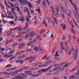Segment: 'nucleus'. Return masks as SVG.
Returning <instances> with one entry per match:
<instances>
[{
	"label": "nucleus",
	"mask_w": 79,
	"mask_h": 79,
	"mask_svg": "<svg viewBox=\"0 0 79 79\" xmlns=\"http://www.w3.org/2000/svg\"><path fill=\"white\" fill-rule=\"evenodd\" d=\"M32 44V41L29 42L27 44V45H28L29 46H31V45Z\"/></svg>",
	"instance_id": "16"
},
{
	"label": "nucleus",
	"mask_w": 79,
	"mask_h": 79,
	"mask_svg": "<svg viewBox=\"0 0 79 79\" xmlns=\"http://www.w3.org/2000/svg\"><path fill=\"white\" fill-rule=\"evenodd\" d=\"M20 61H21V59H19L16 61V63H19V62H20Z\"/></svg>",
	"instance_id": "33"
},
{
	"label": "nucleus",
	"mask_w": 79,
	"mask_h": 79,
	"mask_svg": "<svg viewBox=\"0 0 79 79\" xmlns=\"http://www.w3.org/2000/svg\"><path fill=\"white\" fill-rule=\"evenodd\" d=\"M15 6L17 9V11H18L19 15H21V10H20V9H19V7L17 6V5H16V4L15 5Z\"/></svg>",
	"instance_id": "5"
},
{
	"label": "nucleus",
	"mask_w": 79,
	"mask_h": 79,
	"mask_svg": "<svg viewBox=\"0 0 79 79\" xmlns=\"http://www.w3.org/2000/svg\"><path fill=\"white\" fill-rule=\"evenodd\" d=\"M28 68H29V67H25L23 68V70H24L25 69H27Z\"/></svg>",
	"instance_id": "51"
},
{
	"label": "nucleus",
	"mask_w": 79,
	"mask_h": 79,
	"mask_svg": "<svg viewBox=\"0 0 79 79\" xmlns=\"http://www.w3.org/2000/svg\"><path fill=\"white\" fill-rule=\"evenodd\" d=\"M44 31H45L44 29H42L41 31H40V34H42V33H44Z\"/></svg>",
	"instance_id": "27"
},
{
	"label": "nucleus",
	"mask_w": 79,
	"mask_h": 79,
	"mask_svg": "<svg viewBox=\"0 0 79 79\" xmlns=\"http://www.w3.org/2000/svg\"><path fill=\"white\" fill-rule=\"evenodd\" d=\"M53 18H54V22H55L56 24H57L58 23H57V20L56 19V18H55L53 16Z\"/></svg>",
	"instance_id": "17"
},
{
	"label": "nucleus",
	"mask_w": 79,
	"mask_h": 79,
	"mask_svg": "<svg viewBox=\"0 0 79 79\" xmlns=\"http://www.w3.org/2000/svg\"><path fill=\"white\" fill-rule=\"evenodd\" d=\"M55 51V48H53L52 50V54H53Z\"/></svg>",
	"instance_id": "45"
},
{
	"label": "nucleus",
	"mask_w": 79,
	"mask_h": 79,
	"mask_svg": "<svg viewBox=\"0 0 79 79\" xmlns=\"http://www.w3.org/2000/svg\"><path fill=\"white\" fill-rule=\"evenodd\" d=\"M56 69H57V67H56L54 69H52V70H53V71H56Z\"/></svg>",
	"instance_id": "59"
},
{
	"label": "nucleus",
	"mask_w": 79,
	"mask_h": 79,
	"mask_svg": "<svg viewBox=\"0 0 79 79\" xmlns=\"http://www.w3.org/2000/svg\"><path fill=\"white\" fill-rule=\"evenodd\" d=\"M23 63H24V61L23 60H21L20 62V64H23Z\"/></svg>",
	"instance_id": "44"
},
{
	"label": "nucleus",
	"mask_w": 79,
	"mask_h": 79,
	"mask_svg": "<svg viewBox=\"0 0 79 79\" xmlns=\"http://www.w3.org/2000/svg\"><path fill=\"white\" fill-rule=\"evenodd\" d=\"M31 31V29H28L27 31V33H29L30 32V31Z\"/></svg>",
	"instance_id": "41"
},
{
	"label": "nucleus",
	"mask_w": 79,
	"mask_h": 79,
	"mask_svg": "<svg viewBox=\"0 0 79 79\" xmlns=\"http://www.w3.org/2000/svg\"><path fill=\"white\" fill-rule=\"evenodd\" d=\"M5 48H3L1 50V52H3L5 51Z\"/></svg>",
	"instance_id": "57"
},
{
	"label": "nucleus",
	"mask_w": 79,
	"mask_h": 79,
	"mask_svg": "<svg viewBox=\"0 0 79 79\" xmlns=\"http://www.w3.org/2000/svg\"><path fill=\"white\" fill-rule=\"evenodd\" d=\"M46 1L48 3V5L49 6L50 5V2H49V1H48V0H46Z\"/></svg>",
	"instance_id": "55"
},
{
	"label": "nucleus",
	"mask_w": 79,
	"mask_h": 79,
	"mask_svg": "<svg viewBox=\"0 0 79 79\" xmlns=\"http://www.w3.org/2000/svg\"><path fill=\"white\" fill-rule=\"evenodd\" d=\"M21 35V34H19L18 35L16 36V38H18V37H20Z\"/></svg>",
	"instance_id": "60"
},
{
	"label": "nucleus",
	"mask_w": 79,
	"mask_h": 79,
	"mask_svg": "<svg viewBox=\"0 0 79 79\" xmlns=\"http://www.w3.org/2000/svg\"><path fill=\"white\" fill-rule=\"evenodd\" d=\"M7 12L8 14L10 15H13V14H12V13H11V12H10V10H8V9H7Z\"/></svg>",
	"instance_id": "13"
},
{
	"label": "nucleus",
	"mask_w": 79,
	"mask_h": 79,
	"mask_svg": "<svg viewBox=\"0 0 79 79\" xmlns=\"http://www.w3.org/2000/svg\"><path fill=\"white\" fill-rule=\"evenodd\" d=\"M28 7L31 10V8L32 7V6L31 4L29 3L28 5Z\"/></svg>",
	"instance_id": "22"
},
{
	"label": "nucleus",
	"mask_w": 79,
	"mask_h": 79,
	"mask_svg": "<svg viewBox=\"0 0 79 79\" xmlns=\"http://www.w3.org/2000/svg\"><path fill=\"white\" fill-rule=\"evenodd\" d=\"M69 63H67L65 65V66H64V68H66V67H67V66H68V65H69Z\"/></svg>",
	"instance_id": "39"
},
{
	"label": "nucleus",
	"mask_w": 79,
	"mask_h": 79,
	"mask_svg": "<svg viewBox=\"0 0 79 79\" xmlns=\"http://www.w3.org/2000/svg\"><path fill=\"white\" fill-rule=\"evenodd\" d=\"M65 13H68V9H65Z\"/></svg>",
	"instance_id": "62"
},
{
	"label": "nucleus",
	"mask_w": 79,
	"mask_h": 79,
	"mask_svg": "<svg viewBox=\"0 0 79 79\" xmlns=\"http://www.w3.org/2000/svg\"><path fill=\"white\" fill-rule=\"evenodd\" d=\"M25 56H26L25 55H23L22 56L20 57V58H24L25 57Z\"/></svg>",
	"instance_id": "54"
},
{
	"label": "nucleus",
	"mask_w": 79,
	"mask_h": 79,
	"mask_svg": "<svg viewBox=\"0 0 79 79\" xmlns=\"http://www.w3.org/2000/svg\"><path fill=\"white\" fill-rule=\"evenodd\" d=\"M2 55L3 56V57L4 58L5 57H6V56H8L7 54H6L5 55L3 54Z\"/></svg>",
	"instance_id": "53"
},
{
	"label": "nucleus",
	"mask_w": 79,
	"mask_h": 79,
	"mask_svg": "<svg viewBox=\"0 0 79 79\" xmlns=\"http://www.w3.org/2000/svg\"><path fill=\"white\" fill-rule=\"evenodd\" d=\"M60 9L62 11V12L64 13V9H63V7L60 6Z\"/></svg>",
	"instance_id": "35"
},
{
	"label": "nucleus",
	"mask_w": 79,
	"mask_h": 79,
	"mask_svg": "<svg viewBox=\"0 0 79 79\" xmlns=\"http://www.w3.org/2000/svg\"><path fill=\"white\" fill-rule=\"evenodd\" d=\"M55 8L57 12L58 13V12L59 11V9L58 8V6H55Z\"/></svg>",
	"instance_id": "23"
},
{
	"label": "nucleus",
	"mask_w": 79,
	"mask_h": 79,
	"mask_svg": "<svg viewBox=\"0 0 79 79\" xmlns=\"http://www.w3.org/2000/svg\"><path fill=\"white\" fill-rule=\"evenodd\" d=\"M55 57L57 56V57H59V55H58V54H55Z\"/></svg>",
	"instance_id": "64"
},
{
	"label": "nucleus",
	"mask_w": 79,
	"mask_h": 79,
	"mask_svg": "<svg viewBox=\"0 0 79 79\" xmlns=\"http://www.w3.org/2000/svg\"><path fill=\"white\" fill-rule=\"evenodd\" d=\"M23 34H27L26 31H23L21 33Z\"/></svg>",
	"instance_id": "47"
},
{
	"label": "nucleus",
	"mask_w": 79,
	"mask_h": 79,
	"mask_svg": "<svg viewBox=\"0 0 79 79\" xmlns=\"http://www.w3.org/2000/svg\"><path fill=\"white\" fill-rule=\"evenodd\" d=\"M79 49H77L75 50V55L76 56H77V55H78V50Z\"/></svg>",
	"instance_id": "14"
},
{
	"label": "nucleus",
	"mask_w": 79,
	"mask_h": 79,
	"mask_svg": "<svg viewBox=\"0 0 79 79\" xmlns=\"http://www.w3.org/2000/svg\"><path fill=\"white\" fill-rule=\"evenodd\" d=\"M71 50H70V51L68 52V54L69 55H71Z\"/></svg>",
	"instance_id": "52"
},
{
	"label": "nucleus",
	"mask_w": 79,
	"mask_h": 79,
	"mask_svg": "<svg viewBox=\"0 0 79 79\" xmlns=\"http://www.w3.org/2000/svg\"><path fill=\"white\" fill-rule=\"evenodd\" d=\"M53 66L51 65L49 66V67L46 69H40L39 71L37 72L38 73H44V72H47L49 70H50L51 69V68Z\"/></svg>",
	"instance_id": "2"
},
{
	"label": "nucleus",
	"mask_w": 79,
	"mask_h": 79,
	"mask_svg": "<svg viewBox=\"0 0 79 79\" xmlns=\"http://www.w3.org/2000/svg\"><path fill=\"white\" fill-rule=\"evenodd\" d=\"M50 59H51V57H48L45 59V61H46V60L47 61H49V60H50Z\"/></svg>",
	"instance_id": "32"
},
{
	"label": "nucleus",
	"mask_w": 79,
	"mask_h": 79,
	"mask_svg": "<svg viewBox=\"0 0 79 79\" xmlns=\"http://www.w3.org/2000/svg\"><path fill=\"white\" fill-rule=\"evenodd\" d=\"M18 2H20L21 5L23 6L24 5L23 4V2L22 1V0H18Z\"/></svg>",
	"instance_id": "21"
},
{
	"label": "nucleus",
	"mask_w": 79,
	"mask_h": 79,
	"mask_svg": "<svg viewBox=\"0 0 79 79\" xmlns=\"http://www.w3.org/2000/svg\"><path fill=\"white\" fill-rule=\"evenodd\" d=\"M17 73V72H14L10 73V74L11 76H15V75H16Z\"/></svg>",
	"instance_id": "11"
},
{
	"label": "nucleus",
	"mask_w": 79,
	"mask_h": 79,
	"mask_svg": "<svg viewBox=\"0 0 79 79\" xmlns=\"http://www.w3.org/2000/svg\"><path fill=\"white\" fill-rule=\"evenodd\" d=\"M47 19L48 22V23H50V22H49V21H51V19L48 17H47Z\"/></svg>",
	"instance_id": "38"
},
{
	"label": "nucleus",
	"mask_w": 79,
	"mask_h": 79,
	"mask_svg": "<svg viewBox=\"0 0 79 79\" xmlns=\"http://www.w3.org/2000/svg\"><path fill=\"white\" fill-rule=\"evenodd\" d=\"M33 50H34L35 51V52H37V51H38L37 50V47H35L34 48Z\"/></svg>",
	"instance_id": "24"
},
{
	"label": "nucleus",
	"mask_w": 79,
	"mask_h": 79,
	"mask_svg": "<svg viewBox=\"0 0 79 79\" xmlns=\"http://www.w3.org/2000/svg\"><path fill=\"white\" fill-rule=\"evenodd\" d=\"M66 25H64V26H63V31H64V30H65V29H66Z\"/></svg>",
	"instance_id": "31"
},
{
	"label": "nucleus",
	"mask_w": 79,
	"mask_h": 79,
	"mask_svg": "<svg viewBox=\"0 0 79 79\" xmlns=\"http://www.w3.org/2000/svg\"><path fill=\"white\" fill-rule=\"evenodd\" d=\"M33 58V57L31 56L30 58H28V60L30 61L31 59H32Z\"/></svg>",
	"instance_id": "58"
},
{
	"label": "nucleus",
	"mask_w": 79,
	"mask_h": 79,
	"mask_svg": "<svg viewBox=\"0 0 79 79\" xmlns=\"http://www.w3.org/2000/svg\"><path fill=\"white\" fill-rule=\"evenodd\" d=\"M71 35H69L68 40V42L69 43H70V42H71Z\"/></svg>",
	"instance_id": "10"
},
{
	"label": "nucleus",
	"mask_w": 79,
	"mask_h": 79,
	"mask_svg": "<svg viewBox=\"0 0 79 79\" xmlns=\"http://www.w3.org/2000/svg\"><path fill=\"white\" fill-rule=\"evenodd\" d=\"M8 3L9 5H10L11 6V11H14L16 10V8H15V7L14 5V4H13L11 2H9Z\"/></svg>",
	"instance_id": "3"
},
{
	"label": "nucleus",
	"mask_w": 79,
	"mask_h": 79,
	"mask_svg": "<svg viewBox=\"0 0 79 79\" xmlns=\"http://www.w3.org/2000/svg\"><path fill=\"white\" fill-rule=\"evenodd\" d=\"M23 70H24V69H23V68L20 70H18V72H21V71H23Z\"/></svg>",
	"instance_id": "36"
},
{
	"label": "nucleus",
	"mask_w": 79,
	"mask_h": 79,
	"mask_svg": "<svg viewBox=\"0 0 79 79\" xmlns=\"http://www.w3.org/2000/svg\"><path fill=\"white\" fill-rule=\"evenodd\" d=\"M36 2L37 4H39L41 2V0H38V1H36Z\"/></svg>",
	"instance_id": "30"
},
{
	"label": "nucleus",
	"mask_w": 79,
	"mask_h": 79,
	"mask_svg": "<svg viewBox=\"0 0 79 79\" xmlns=\"http://www.w3.org/2000/svg\"><path fill=\"white\" fill-rule=\"evenodd\" d=\"M6 5L8 8H11V6H9V5L8 4H6Z\"/></svg>",
	"instance_id": "28"
},
{
	"label": "nucleus",
	"mask_w": 79,
	"mask_h": 79,
	"mask_svg": "<svg viewBox=\"0 0 79 79\" xmlns=\"http://www.w3.org/2000/svg\"><path fill=\"white\" fill-rule=\"evenodd\" d=\"M15 52V50H12V51H11L10 52H9V55H10V54H11V53H13V52Z\"/></svg>",
	"instance_id": "42"
},
{
	"label": "nucleus",
	"mask_w": 79,
	"mask_h": 79,
	"mask_svg": "<svg viewBox=\"0 0 79 79\" xmlns=\"http://www.w3.org/2000/svg\"><path fill=\"white\" fill-rule=\"evenodd\" d=\"M26 44L25 43H23L22 44H19V48L20 49L21 48H22V47H23L24 46H25L26 45Z\"/></svg>",
	"instance_id": "6"
},
{
	"label": "nucleus",
	"mask_w": 79,
	"mask_h": 79,
	"mask_svg": "<svg viewBox=\"0 0 79 79\" xmlns=\"http://www.w3.org/2000/svg\"><path fill=\"white\" fill-rule=\"evenodd\" d=\"M61 16H62L63 19H64V18H65V15H64V14L63 13H61Z\"/></svg>",
	"instance_id": "15"
},
{
	"label": "nucleus",
	"mask_w": 79,
	"mask_h": 79,
	"mask_svg": "<svg viewBox=\"0 0 79 79\" xmlns=\"http://www.w3.org/2000/svg\"><path fill=\"white\" fill-rule=\"evenodd\" d=\"M71 50V51H72V52H73V51H74V46H73V47H72V50Z\"/></svg>",
	"instance_id": "50"
},
{
	"label": "nucleus",
	"mask_w": 79,
	"mask_h": 79,
	"mask_svg": "<svg viewBox=\"0 0 79 79\" xmlns=\"http://www.w3.org/2000/svg\"><path fill=\"white\" fill-rule=\"evenodd\" d=\"M78 65L77 66H76L75 67V68L72 69L70 70V72H73V71H75V70H76V69H77V68H78Z\"/></svg>",
	"instance_id": "9"
},
{
	"label": "nucleus",
	"mask_w": 79,
	"mask_h": 79,
	"mask_svg": "<svg viewBox=\"0 0 79 79\" xmlns=\"http://www.w3.org/2000/svg\"><path fill=\"white\" fill-rule=\"evenodd\" d=\"M47 55H46L45 56H44V57H43L42 58V60H45V58H47Z\"/></svg>",
	"instance_id": "43"
},
{
	"label": "nucleus",
	"mask_w": 79,
	"mask_h": 79,
	"mask_svg": "<svg viewBox=\"0 0 79 79\" xmlns=\"http://www.w3.org/2000/svg\"><path fill=\"white\" fill-rule=\"evenodd\" d=\"M1 7L2 9H4L5 8V7H4L3 6V4L1 5Z\"/></svg>",
	"instance_id": "46"
},
{
	"label": "nucleus",
	"mask_w": 79,
	"mask_h": 79,
	"mask_svg": "<svg viewBox=\"0 0 79 79\" xmlns=\"http://www.w3.org/2000/svg\"><path fill=\"white\" fill-rule=\"evenodd\" d=\"M11 69H6V71H8V72H10V71H11Z\"/></svg>",
	"instance_id": "56"
},
{
	"label": "nucleus",
	"mask_w": 79,
	"mask_h": 79,
	"mask_svg": "<svg viewBox=\"0 0 79 79\" xmlns=\"http://www.w3.org/2000/svg\"><path fill=\"white\" fill-rule=\"evenodd\" d=\"M34 34V32L31 31L30 32V33H28L26 34L25 35V38H27V37H30L31 38L29 39V40H30V41H31V40H32V37H33V36H34V35H35Z\"/></svg>",
	"instance_id": "1"
},
{
	"label": "nucleus",
	"mask_w": 79,
	"mask_h": 79,
	"mask_svg": "<svg viewBox=\"0 0 79 79\" xmlns=\"http://www.w3.org/2000/svg\"><path fill=\"white\" fill-rule=\"evenodd\" d=\"M40 73L38 74H35V75H32V77H38L39 76H40V75H41L42 74L41 73Z\"/></svg>",
	"instance_id": "12"
},
{
	"label": "nucleus",
	"mask_w": 79,
	"mask_h": 79,
	"mask_svg": "<svg viewBox=\"0 0 79 79\" xmlns=\"http://www.w3.org/2000/svg\"><path fill=\"white\" fill-rule=\"evenodd\" d=\"M11 11L13 12L14 15H15V16H16V15H17L16 14V13L15 12V10H12Z\"/></svg>",
	"instance_id": "37"
},
{
	"label": "nucleus",
	"mask_w": 79,
	"mask_h": 79,
	"mask_svg": "<svg viewBox=\"0 0 79 79\" xmlns=\"http://www.w3.org/2000/svg\"><path fill=\"white\" fill-rule=\"evenodd\" d=\"M75 76H78V75H79V72H77V73H76L75 74Z\"/></svg>",
	"instance_id": "63"
},
{
	"label": "nucleus",
	"mask_w": 79,
	"mask_h": 79,
	"mask_svg": "<svg viewBox=\"0 0 79 79\" xmlns=\"http://www.w3.org/2000/svg\"><path fill=\"white\" fill-rule=\"evenodd\" d=\"M25 73H26V74H29V73H30V72L29 71H26L25 72Z\"/></svg>",
	"instance_id": "61"
},
{
	"label": "nucleus",
	"mask_w": 79,
	"mask_h": 79,
	"mask_svg": "<svg viewBox=\"0 0 79 79\" xmlns=\"http://www.w3.org/2000/svg\"><path fill=\"white\" fill-rule=\"evenodd\" d=\"M35 11H38V13L40 14V9H36L35 10Z\"/></svg>",
	"instance_id": "29"
},
{
	"label": "nucleus",
	"mask_w": 79,
	"mask_h": 79,
	"mask_svg": "<svg viewBox=\"0 0 79 79\" xmlns=\"http://www.w3.org/2000/svg\"><path fill=\"white\" fill-rule=\"evenodd\" d=\"M16 19L18 20V21H20L21 20L20 19H19V18L17 17V15H15V16Z\"/></svg>",
	"instance_id": "25"
},
{
	"label": "nucleus",
	"mask_w": 79,
	"mask_h": 79,
	"mask_svg": "<svg viewBox=\"0 0 79 79\" xmlns=\"http://www.w3.org/2000/svg\"><path fill=\"white\" fill-rule=\"evenodd\" d=\"M12 65L11 64H8L7 66H6V68H8V67H10V66H12Z\"/></svg>",
	"instance_id": "34"
},
{
	"label": "nucleus",
	"mask_w": 79,
	"mask_h": 79,
	"mask_svg": "<svg viewBox=\"0 0 79 79\" xmlns=\"http://www.w3.org/2000/svg\"><path fill=\"white\" fill-rule=\"evenodd\" d=\"M73 21L74 23L75 24V26H78V25L77 24V23H76V22L75 21V20H74V19H73Z\"/></svg>",
	"instance_id": "19"
},
{
	"label": "nucleus",
	"mask_w": 79,
	"mask_h": 79,
	"mask_svg": "<svg viewBox=\"0 0 79 79\" xmlns=\"http://www.w3.org/2000/svg\"><path fill=\"white\" fill-rule=\"evenodd\" d=\"M4 17H5V18H7V17H8L6 13H5L4 15Z\"/></svg>",
	"instance_id": "48"
},
{
	"label": "nucleus",
	"mask_w": 79,
	"mask_h": 79,
	"mask_svg": "<svg viewBox=\"0 0 79 79\" xmlns=\"http://www.w3.org/2000/svg\"><path fill=\"white\" fill-rule=\"evenodd\" d=\"M20 15L21 16L20 17V22H21L22 23H23L24 22V20H25V19H24V16H23V15L21 13V14H20Z\"/></svg>",
	"instance_id": "4"
},
{
	"label": "nucleus",
	"mask_w": 79,
	"mask_h": 79,
	"mask_svg": "<svg viewBox=\"0 0 79 79\" xmlns=\"http://www.w3.org/2000/svg\"><path fill=\"white\" fill-rule=\"evenodd\" d=\"M9 23L10 24V25H13L14 26H15L16 24L15 23V22H14L13 21H10L9 22Z\"/></svg>",
	"instance_id": "8"
},
{
	"label": "nucleus",
	"mask_w": 79,
	"mask_h": 79,
	"mask_svg": "<svg viewBox=\"0 0 79 79\" xmlns=\"http://www.w3.org/2000/svg\"><path fill=\"white\" fill-rule=\"evenodd\" d=\"M3 74H6V75H8V76H10V74L9 73L6 72H2Z\"/></svg>",
	"instance_id": "18"
},
{
	"label": "nucleus",
	"mask_w": 79,
	"mask_h": 79,
	"mask_svg": "<svg viewBox=\"0 0 79 79\" xmlns=\"http://www.w3.org/2000/svg\"><path fill=\"white\" fill-rule=\"evenodd\" d=\"M74 13V15L75 16V17H76V18L77 19V20H78V19H77V15H76V12H73Z\"/></svg>",
	"instance_id": "40"
},
{
	"label": "nucleus",
	"mask_w": 79,
	"mask_h": 79,
	"mask_svg": "<svg viewBox=\"0 0 79 79\" xmlns=\"http://www.w3.org/2000/svg\"><path fill=\"white\" fill-rule=\"evenodd\" d=\"M71 31H72V33H73V34H76L75 31H74V29H73L72 28Z\"/></svg>",
	"instance_id": "20"
},
{
	"label": "nucleus",
	"mask_w": 79,
	"mask_h": 79,
	"mask_svg": "<svg viewBox=\"0 0 79 79\" xmlns=\"http://www.w3.org/2000/svg\"><path fill=\"white\" fill-rule=\"evenodd\" d=\"M55 59L56 60H60V58H58L56 57H55Z\"/></svg>",
	"instance_id": "49"
},
{
	"label": "nucleus",
	"mask_w": 79,
	"mask_h": 79,
	"mask_svg": "<svg viewBox=\"0 0 79 79\" xmlns=\"http://www.w3.org/2000/svg\"><path fill=\"white\" fill-rule=\"evenodd\" d=\"M28 23H28V22H27V23H26L25 27H23L24 31H26V29H27V28H28Z\"/></svg>",
	"instance_id": "7"
},
{
	"label": "nucleus",
	"mask_w": 79,
	"mask_h": 79,
	"mask_svg": "<svg viewBox=\"0 0 79 79\" xmlns=\"http://www.w3.org/2000/svg\"><path fill=\"white\" fill-rule=\"evenodd\" d=\"M26 51H27V52H32V49H27Z\"/></svg>",
	"instance_id": "26"
}]
</instances>
